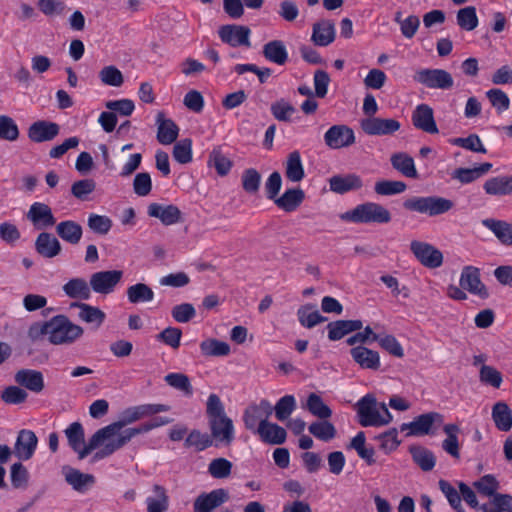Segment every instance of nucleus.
<instances>
[{
	"label": "nucleus",
	"mask_w": 512,
	"mask_h": 512,
	"mask_svg": "<svg viewBox=\"0 0 512 512\" xmlns=\"http://www.w3.org/2000/svg\"><path fill=\"white\" fill-rule=\"evenodd\" d=\"M169 410V406L164 404H142L128 407L123 410L119 419L98 430L95 442L99 439H107V442L115 439L121 434V430L129 424H132L144 417L153 416Z\"/></svg>",
	"instance_id": "f257e3e1"
},
{
	"label": "nucleus",
	"mask_w": 512,
	"mask_h": 512,
	"mask_svg": "<svg viewBox=\"0 0 512 512\" xmlns=\"http://www.w3.org/2000/svg\"><path fill=\"white\" fill-rule=\"evenodd\" d=\"M359 424L363 427H380L392 421L385 403H378L376 398L367 394L357 402Z\"/></svg>",
	"instance_id": "f03ea898"
},
{
	"label": "nucleus",
	"mask_w": 512,
	"mask_h": 512,
	"mask_svg": "<svg viewBox=\"0 0 512 512\" xmlns=\"http://www.w3.org/2000/svg\"><path fill=\"white\" fill-rule=\"evenodd\" d=\"M343 221L355 224H388L392 215L383 205L375 202H365L340 215Z\"/></svg>",
	"instance_id": "7ed1b4c3"
},
{
	"label": "nucleus",
	"mask_w": 512,
	"mask_h": 512,
	"mask_svg": "<svg viewBox=\"0 0 512 512\" xmlns=\"http://www.w3.org/2000/svg\"><path fill=\"white\" fill-rule=\"evenodd\" d=\"M49 326V342L53 345H71L84 334L81 326L62 314L52 317Z\"/></svg>",
	"instance_id": "20e7f679"
},
{
	"label": "nucleus",
	"mask_w": 512,
	"mask_h": 512,
	"mask_svg": "<svg viewBox=\"0 0 512 512\" xmlns=\"http://www.w3.org/2000/svg\"><path fill=\"white\" fill-rule=\"evenodd\" d=\"M403 207L410 212L435 217L449 212L454 207V202L440 196H414L406 199Z\"/></svg>",
	"instance_id": "39448f33"
},
{
	"label": "nucleus",
	"mask_w": 512,
	"mask_h": 512,
	"mask_svg": "<svg viewBox=\"0 0 512 512\" xmlns=\"http://www.w3.org/2000/svg\"><path fill=\"white\" fill-rule=\"evenodd\" d=\"M69 446L78 454L79 459H84L93 450L107 443V439H99L95 442L98 430L91 436L88 443L84 445V429L80 422L71 423L64 431Z\"/></svg>",
	"instance_id": "423d86ee"
},
{
	"label": "nucleus",
	"mask_w": 512,
	"mask_h": 512,
	"mask_svg": "<svg viewBox=\"0 0 512 512\" xmlns=\"http://www.w3.org/2000/svg\"><path fill=\"white\" fill-rule=\"evenodd\" d=\"M413 80L429 89L448 90L453 87L452 75L443 69H420L413 75Z\"/></svg>",
	"instance_id": "0eeeda50"
},
{
	"label": "nucleus",
	"mask_w": 512,
	"mask_h": 512,
	"mask_svg": "<svg viewBox=\"0 0 512 512\" xmlns=\"http://www.w3.org/2000/svg\"><path fill=\"white\" fill-rule=\"evenodd\" d=\"M153 430L152 423L146 422L138 427L127 428L115 439L108 441L99 451L94 455V459L100 460L112 455L117 450L124 447L130 440L138 434L147 433Z\"/></svg>",
	"instance_id": "6e6552de"
},
{
	"label": "nucleus",
	"mask_w": 512,
	"mask_h": 512,
	"mask_svg": "<svg viewBox=\"0 0 512 512\" xmlns=\"http://www.w3.org/2000/svg\"><path fill=\"white\" fill-rule=\"evenodd\" d=\"M443 421L444 417L442 414L438 412H429L419 415L412 422L401 424L400 430L407 431V436L433 434V425H441Z\"/></svg>",
	"instance_id": "1a4fd4ad"
},
{
	"label": "nucleus",
	"mask_w": 512,
	"mask_h": 512,
	"mask_svg": "<svg viewBox=\"0 0 512 512\" xmlns=\"http://www.w3.org/2000/svg\"><path fill=\"white\" fill-rule=\"evenodd\" d=\"M273 413V407L266 399L258 404L249 405L243 413V422L247 430L256 433L258 427L263 426Z\"/></svg>",
	"instance_id": "9d476101"
},
{
	"label": "nucleus",
	"mask_w": 512,
	"mask_h": 512,
	"mask_svg": "<svg viewBox=\"0 0 512 512\" xmlns=\"http://www.w3.org/2000/svg\"><path fill=\"white\" fill-rule=\"evenodd\" d=\"M410 250L415 258L427 268H438L443 263L442 252L427 242L413 240L410 243Z\"/></svg>",
	"instance_id": "9b49d317"
},
{
	"label": "nucleus",
	"mask_w": 512,
	"mask_h": 512,
	"mask_svg": "<svg viewBox=\"0 0 512 512\" xmlns=\"http://www.w3.org/2000/svg\"><path fill=\"white\" fill-rule=\"evenodd\" d=\"M122 277L121 270L95 272L90 277V286L95 293L107 295L114 291Z\"/></svg>",
	"instance_id": "f8f14e48"
},
{
	"label": "nucleus",
	"mask_w": 512,
	"mask_h": 512,
	"mask_svg": "<svg viewBox=\"0 0 512 512\" xmlns=\"http://www.w3.org/2000/svg\"><path fill=\"white\" fill-rule=\"evenodd\" d=\"M459 283L464 290L481 299L489 297V292L480 278V269L475 266L468 265L463 267Z\"/></svg>",
	"instance_id": "ddd939ff"
},
{
	"label": "nucleus",
	"mask_w": 512,
	"mask_h": 512,
	"mask_svg": "<svg viewBox=\"0 0 512 512\" xmlns=\"http://www.w3.org/2000/svg\"><path fill=\"white\" fill-rule=\"evenodd\" d=\"M324 142L331 149L349 147L355 143V134L346 125H333L324 134Z\"/></svg>",
	"instance_id": "4468645a"
},
{
	"label": "nucleus",
	"mask_w": 512,
	"mask_h": 512,
	"mask_svg": "<svg viewBox=\"0 0 512 512\" xmlns=\"http://www.w3.org/2000/svg\"><path fill=\"white\" fill-rule=\"evenodd\" d=\"M229 500V493L224 488L214 489L200 494L193 503L194 512H213Z\"/></svg>",
	"instance_id": "2eb2a0df"
},
{
	"label": "nucleus",
	"mask_w": 512,
	"mask_h": 512,
	"mask_svg": "<svg viewBox=\"0 0 512 512\" xmlns=\"http://www.w3.org/2000/svg\"><path fill=\"white\" fill-rule=\"evenodd\" d=\"M209 427L211 437L216 441V446L218 443L230 445L234 440L233 422L227 415L212 418V420H209Z\"/></svg>",
	"instance_id": "dca6fc26"
},
{
	"label": "nucleus",
	"mask_w": 512,
	"mask_h": 512,
	"mask_svg": "<svg viewBox=\"0 0 512 512\" xmlns=\"http://www.w3.org/2000/svg\"><path fill=\"white\" fill-rule=\"evenodd\" d=\"M360 126L368 135H391L401 127L400 122L395 119H383L378 117L362 119Z\"/></svg>",
	"instance_id": "f3484780"
},
{
	"label": "nucleus",
	"mask_w": 512,
	"mask_h": 512,
	"mask_svg": "<svg viewBox=\"0 0 512 512\" xmlns=\"http://www.w3.org/2000/svg\"><path fill=\"white\" fill-rule=\"evenodd\" d=\"M38 438L32 430L22 429L18 432L13 452L23 461L31 459L36 451Z\"/></svg>",
	"instance_id": "a211bd4d"
},
{
	"label": "nucleus",
	"mask_w": 512,
	"mask_h": 512,
	"mask_svg": "<svg viewBox=\"0 0 512 512\" xmlns=\"http://www.w3.org/2000/svg\"><path fill=\"white\" fill-rule=\"evenodd\" d=\"M60 131V127L55 122L38 120L32 123L28 128V138L35 143H42L53 140Z\"/></svg>",
	"instance_id": "6ab92c4d"
},
{
	"label": "nucleus",
	"mask_w": 512,
	"mask_h": 512,
	"mask_svg": "<svg viewBox=\"0 0 512 512\" xmlns=\"http://www.w3.org/2000/svg\"><path fill=\"white\" fill-rule=\"evenodd\" d=\"M413 125L426 133L437 134L439 132L434 119L433 109L428 104H419L412 112Z\"/></svg>",
	"instance_id": "aec40b11"
},
{
	"label": "nucleus",
	"mask_w": 512,
	"mask_h": 512,
	"mask_svg": "<svg viewBox=\"0 0 512 512\" xmlns=\"http://www.w3.org/2000/svg\"><path fill=\"white\" fill-rule=\"evenodd\" d=\"M250 29L246 26L240 25H225L219 30V37L225 43L232 47L236 46H250Z\"/></svg>",
	"instance_id": "412c9836"
},
{
	"label": "nucleus",
	"mask_w": 512,
	"mask_h": 512,
	"mask_svg": "<svg viewBox=\"0 0 512 512\" xmlns=\"http://www.w3.org/2000/svg\"><path fill=\"white\" fill-rule=\"evenodd\" d=\"M148 215L158 218L163 225L170 226L182 221V212L173 205H162L159 203H151L148 206Z\"/></svg>",
	"instance_id": "4be33fe9"
},
{
	"label": "nucleus",
	"mask_w": 512,
	"mask_h": 512,
	"mask_svg": "<svg viewBox=\"0 0 512 512\" xmlns=\"http://www.w3.org/2000/svg\"><path fill=\"white\" fill-rule=\"evenodd\" d=\"M27 218L38 229H44L55 225L56 219L51 208L41 202L33 203L27 213Z\"/></svg>",
	"instance_id": "5701e85b"
},
{
	"label": "nucleus",
	"mask_w": 512,
	"mask_h": 512,
	"mask_svg": "<svg viewBox=\"0 0 512 512\" xmlns=\"http://www.w3.org/2000/svg\"><path fill=\"white\" fill-rule=\"evenodd\" d=\"M481 224L493 233L496 239L506 247H512V223L496 218H485Z\"/></svg>",
	"instance_id": "b1692460"
},
{
	"label": "nucleus",
	"mask_w": 512,
	"mask_h": 512,
	"mask_svg": "<svg viewBox=\"0 0 512 512\" xmlns=\"http://www.w3.org/2000/svg\"><path fill=\"white\" fill-rule=\"evenodd\" d=\"M15 382L33 393H40L44 389V377L41 371L34 369H20L14 375Z\"/></svg>",
	"instance_id": "393cba45"
},
{
	"label": "nucleus",
	"mask_w": 512,
	"mask_h": 512,
	"mask_svg": "<svg viewBox=\"0 0 512 512\" xmlns=\"http://www.w3.org/2000/svg\"><path fill=\"white\" fill-rule=\"evenodd\" d=\"M363 181L357 174L334 175L329 179L330 190L337 194H345L361 189Z\"/></svg>",
	"instance_id": "a878e982"
},
{
	"label": "nucleus",
	"mask_w": 512,
	"mask_h": 512,
	"mask_svg": "<svg viewBox=\"0 0 512 512\" xmlns=\"http://www.w3.org/2000/svg\"><path fill=\"white\" fill-rule=\"evenodd\" d=\"M157 140L162 145L174 143L179 135V127L172 119L165 118L163 112L156 116Z\"/></svg>",
	"instance_id": "bb28decb"
},
{
	"label": "nucleus",
	"mask_w": 512,
	"mask_h": 512,
	"mask_svg": "<svg viewBox=\"0 0 512 512\" xmlns=\"http://www.w3.org/2000/svg\"><path fill=\"white\" fill-rule=\"evenodd\" d=\"M352 359L362 368L378 370L380 368V356L377 351L359 345L350 350Z\"/></svg>",
	"instance_id": "cd10ccee"
},
{
	"label": "nucleus",
	"mask_w": 512,
	"mask_h": 512,
	"mask_svg": "<svg viewBox=\"0 0 512 512\" xmlns=\"http://www.w3.org/2000/svg\"><path fill=\"white\" fill-rule=\"evenodd\" d=\"M256 435L263 443L269 445H280L286 441V430L276 423L267 421L263 426L258 427Z\"/></svg>",
	"instance_id": "c85d7f7f"
},
{
	"label": "nucleus",
	"mask_w": 512,
	"mask_h": 512,
	"mask_svg": "<svg viewBox=\"0 0 512 512\" xmlns=\"http://www.w3.org/2000/svg\"><path fill=\"white\" fill-rule=\"evenodd\" d=\"M363 323L361 320H337L328 323V338L331 341H338L351 332L361 330Z\"/></svg>",
	"instance_id": "c756f323"
},
{
	"label": "nucleus",
	"mask_w": 512,
	"mask_h": 512,
	"mask_svg": "<svg viewBox=\"0 0 512 512\" xmlns=\"http://www.w3.org/2000/svg\"><path fill=\"white\" fill-rule=\"evenodd\" d=\"M305 199L304 191L297 188L287 189L281 196L275 199V205L285 211V212H294L297 208L302 204Z\"/></svg>",
	"instance_id": "7c9ffc66"
},
{
	"label": "nucleus",
	"mask_w": 512,
	"mask_h": 512,
	"mask_svg": "<svg viewBox=\"0 0 512 512\" xmlns=\"http://www.w3.org/2000/svg\"><path fill=\"white\" fill-rule=\"evenodd\" d=\"M492 420L495 427L502 432H508L512 428V410L506 402L498 401L492 406Z\"/></svg>",
	"instance_id": "2f4dec72"
},
{
	"label": "nucleus",
	"mask_w": 512,
	"mask_h": 512,
	"mask_svg": "<svg viewBox=\"0 0 512 512\" xmlns=\"http://www.w3.org/2000/svg\"><path fill=\"white\" fill-rule=\"evenodd\" d=\"M335 39L334 23L330 20H321L313 25L311 40L315 45L328 46Z\"/></svg>",
	"instance_id": "473e14b6"
},
{
	"label": "nucleus",
	"mask_w": 512,
	"mask_h": 512,
	"mask_svg": "<svg viewBox=\"0 0 512 512\" xmlns=\"http://www.w3.org/2000/svg\"><path fill=\"white\" fill-rule=\"evenodd\" d=\"M35 249L41 256L53 258L60 253L61 244L52 234L42 232L36 238Z\"/></svg>",
	"instance_id": "72a5a7b5"
},
{
	"label": "nucleus",
	"mask_w": 512,
	"mask_h": 512,
	"mask_svg": "<svg viewBox=\"0 0 512 512\" xmlns=\"http://www.w3.org/2000/svg\"><path fill=\"white\" fill-rule=\"evenodd\" d=\"M285 177L293 182H301L305 177L304 166L301 159V154L298 150L292 151L288 154L284 163Z\"/></svg>",
	"instance_id": "f704fd0d"
},
{
	"label": "nucleus",
	"mask_w": 512,
	"mask_h": 512,
	"mask_svg": "<svg viewBox=\"0 0 512 512\" xmlns=\"http://www.w3.org/2000/svg\"><path fill=\"white\" fill-rule=\"evenodd\" d=\"M71 307L79 308L78 317L81 321L99 328L105 321L106 314L98 307L82 302H74Z\"/></svg>",
	"instance_id": "c9c22d12"
},
{
	"label": "nucleus",
	"mask_w": 512,
	"mask_h": 512,
	"mask_svg": "<svg viewBox=\"0 0 512 512\" xmlns=\"http://www.w3.org/2000/svg\"><path fill=\"white\" fill-rule=\"evenodd\" d=\"M66 482L77 492L84 493L95 483L91 474H85L74 468H64Z\"/></svg>",
	"instance_id": "e433bc0d"
},
{
	"label": "nucleus",
	"mask_w": 512,
	"mask_h": 512,
	"mask_svg": "<svg viewBox=\"0 0 512 512\" xmlns=\"http://www.w3.org/2000/svg\"><path fill=\"white\" fill-rule=\"evenodd\" d=\"M63 292L71 299L88 300L91 297V286L84 278H72L66 282Z\"/></svg>",
	"instance_id": "4c0bfd02"
},
{
	"label": "nucleus",
	"mask_w": 512,
	"mask_h": 512,
	"mask_svg": "<svg viewBox=\"0 0 512 512\" xmlns=\"http://www.w3.org/2000/svg\"><path fill=\"white\" fill-rule=\"evenodd\" d=\"M483 189L490 196H505L512 194V176H496L489 178L483 184Z\"/></svg>",
	"instance_id": "58836bf2"
},
{
	"label": "nucleus",
	"mask_w": 512,
	"mask_h": 512,
	"mask_svg": "<svg viewBox=\"0 0 512 512\" xmlns=\"http://www.w3.org/2000/svg\"><path fill=\"white\" fill-rule=\"evenodd\" d=\"M56 233L63 241L76 245L82 238L83 229L77 222L65 220L56 225Z\"/></svg>",
	"instance_id": "ea45409f"
},
{
	"label": "nucleus",
	"mask_w": 512,
	"mask_h": 512,
	"mask_svg": "<svg viewBox=\"0 0 512 512\" xmlns=\"http://www.w3.org/2000/svg\"><path fill=\"white\" fill-rule=\"evenodd\" d=\"M443 432L447 437L442 442V449L453 458L458 459L460 457L459 426L453 423L446 424L443 426Z\"/></svg>",
	"instance_id": "a19ab883"
},
{
	"label": "nucleus",
	"mask_w": 512,
	"mask_h": 512,
	"mask_svg": "<svg viewBox=\"0 0 512 512\" xmlns=\"http://www.w3.org/2000/svg\"><path fill=\"white\" fill-rule=\"evenodd\" d=\"M263 56L277 65H284L288 60V52L281 40H272L263 46Z\"/></svg>",
	"instance_id": "79ce46f5"
},
{
	"label": "nucleus",
	"mask_w": 512,
	"mask_h": 512,
	"mask_svg": "<svg viewBox=\"0 0 512 512\" xmlns=\"http://www.w3.org/2000/svg\"><path fill=\"white\" fill-rule=\"evenodd\" d=\"M391 164L394 169L408 178H418L414 160L406 153H395L391 156Z\"/></svg>",
	"instance_id": "37998d69"
},
{
	"label": "nucleus",
	"mask_w": 512,
	"mask_h": 512,
	"mask_svg": "<svg viewBox=\"0 0 512 512\" xmlns=\"http://www.w3.org/2000/svg\"><path fill=\"white\" fill-rule=\"evenodd\" d=\"M153 492L155 497H148L146 499L147 512H165L169 506V497L166 489L159 485H153Z\"/></svg>",
	"instance_id": "c03bdc74"
},
{
	"label": "nucleus",
	"mask_w": 512,
	"mask_h": 512,
	"mask_svg": "<svg viewBox=\"0 0 512 512\" xmlns=\"http://www.w3.org/2000/svg\"><path fill=\"white\" fill-rule=\"evenodd\" d=\"M202 355L207 357H221L230 354V346L224 341L210 338L200 343Z\"/></svg>",
	"instance_id": "a18cd8bd"
},
{
	"label": "nucleus",
	"mask_w": 512,
	"mask_h": 512,
	"mask_svg": "<svg viewBox=\"0 0 512 512\" xmlns=\"http://www.w3.org/2000/svg\"><path fill=\"white\" fill-rule=\"evenodd\" d=\"M297 317L300 324L305 328H313L316 325L325 322L327 320L326 317L322 316L319 311L314 310L311 305L301 306L297 310Z\"/></svg>",
	"instance_id": "49530a36"
},
{
	"label": "nucleus",
	"mask_w": 512,
	"mask_h": 512,
	"mask_svg": "<svg viewBox=\"0 0 512 512\" xmlns=\"http://www.w3.org/2000/svg\"><path fill=\"white\" fill-rule=\"evenodd\" d=\"M127 298L132 304L150 302L154 299L153 290L144 283H137L127 288Z\"/></svg>",
	"instance_id": "de8ad7c7"
},
{
	"label": "nucleus",
	"mask_w": 512,
	"mask_h": 512,
	"mask_svg": "<svg viewBox=\"0 0 512 512\" xmlns=\"http://www.w3.org/2000/svg\"><path fill=\"white\" fill-rule=\"evenodd\" d=\"M308 430L310 434L324 442H328L336 436L335 426L326 419L311 423Z\"/></svg>",
	"instance_id": "09e8293b"
},
{
	"label": "nucleus",
	"mask_w": 512,
	"mask_h": 512,
	"mask_svg": "<svg viewBox=\"0 0 512 512\" xmlns=\"http://www.w3.org/2000/svg\"><path fill=\"white\" fill-rule=\"evenodd\" d=\"M413 461L423 470L431 471L436 463V458L432 451L424 447H413L410 449Z\"/></svg>",
	"instance_id": "8fccbe9b"
},
{
	"label": "nucleus",
	"mask_w": 512,
	"mask_h": 512,
	"mask_svg": "<svg viewBox=\"0 0 512 512\" xmlns=\"http://www.w3.org/2000/svg\"><path fill=\"white\" fill-rule=\"evenodd\" d=\"M307 409L312 415L320 419H328L332 415V410L323 402L322 398L315 393H311L308 396Z\"/></svg>",
	"instance_id": "3c124183"
},
{
	"label": "nucleus",
	"mask_w": 512,
	"mask_h": 512,
	"mask_svg": "<svg viewBox=\"0 0 512 512\" xmlns=\"http://www.w3.org/2000/svg\"><path fill=\"white\" fill-rule=\"evenodd\" d=\"M407 189L403 181L380 180L375 183L374 190L381 196H391L401 194Z\"/></svg>",
	"instance_id": "603ef678"
},
{
	"label": "nucleus",
	"mask_w": 512,
	"mask_h": 512,
	"mask_svg": "<svg viewBox=\"0 0 512 512\" xmlns=\"http://www.w3.org/2000/svg\"><path fill=\"white\" fill-rule=\"evenodd\" d=\"M185 447H194L197 451H203L213 445L211 435L202 433L199 430H192L185 439Z\"/></svg>",
	"instance_id": "864d4df0"
},
{
	"label": "nucleus",
	"mask_w": 512,
	"mask_h": 512,
	"mask_svg": "<svg viewBox=\"0 0 512 512\" xmlns=\"http://www.w3.org/2000/svg\"><path fill=\"white\" fill-rule=\"evenodd\" d=\"M439 489L441 492L445 495L446 499L448 500L450 506L456 510L457 512H464L462 503H461V493L460 490L457 491L455 487H453L448 481L446 480H439L438 482Z\"/></svg>",
	"instance_id": "5fc2aeb1"
},
{
	"label": "nucleus",
	"mask_w": 512,
	"mask_h": 512,
	"mask_svg": "<svg viewBox=\"0 0 512 512\" xmlns=\"http://www.w3.org/2000/svg\"><path fill=\"white\" fill-rule=\"evenodd\" d=\"M473 486L481 495L493 498L500 487L498 480L491 474L482 476L473 483Z\"/></svg>",
	"instance_id": "6e6d98bb"
},
{
	"label": "nucleus",
	"mask_w": 512,
	"mask_h": 512,
	"mask_svg": "<svg viewBox=\"0 0 512 512\" xmlns=\"http://www.w3.org/2000/svg\"><path fill=\"white\" fill-rule=\"evenodd\" d=\"M273 117L282 122H289L296 112L295 107L285 99H280L271 104L270 107Z\"/></svg>",
	"instance_id": "4d7b16f0"
},
{
	"label": "nucleus",
	"mask_w": 512,
	"mask_h": 512,
	"mask_svg": "<svg viewBox=\"0 0 512 512\" xmlns=\"http://www.w3.org/2000/svg\"><path fill=\"white\" fill-rule=\"evenodd\" d=\"M232 462L226 458H215L208 465V473L215 479H225L230 476Z\"/></svg>",
	"instance_id": "13d9d810"
},
{
	"label": "nucleus",
	"mask_w": 512,
	"mask_h": 512,
	"mask_svg": "<svg viewBox=\"0 0 512 512\" xmlns=\"http://www.w3.org/2000/svg\"><path fill=\"white\" fill-rule=\"evenodd\" d=\"M450 143L452 145L461 147L463 149L477 152V153H483L485 154L487 152L486 148L482 144V141L480 137L477 134H470L468 137L462 138H453L450 140Z\"/></svg>",
	"instance_id": "bf43d9fd"
},
{
	"label": "nucleus",
	"mask_w": 512,
	"mask_h": 512,
	"mask_svg": "<svg viewBox=\"0 0 512 512\" xmlns=\"http://www.w3.org/2000/svg\"><path fill=\"white\" fill-rule=\"evenodd\" d=\"M457 24L464 30H474L478 25V17L474 6H467L457 12Z\"/></svg>",
	"instance_id": "052dcab7"
},
{
	"label": "nucleus",
	"mask_w": 512,
	"mask_h": 512,
	"mask_svg": "<svg viewBox=\"0 0 512 512\" xmlns=\"http://www.w3.org/2000/svg\"><path fill=\"white\" fill-rule=\"evenodd\" d=\"M10 479L13 488H26L29 481V472L21 462L14 463L10 467Z\"/></svg>",
	"instance_id": "680f3d73"
},
{
	"label": "nucleus",
	"mask_w": 512,
	"mask_h": 512,
	"mask_svg": "<svg viewBox=\"0 0 512 512\" xmlns=\"http://www.w3.org/2000/svg\"><path fill=\"white\" fill-rule=\"evenodd\" d=\"M19 138V128L16 122L6 115L0 116V139L6 141H16Z\"/></svg>",
	"instance_id": "e2e57ef3"
},
{
	"label": "nucleus",
	"mask_w": 512,
	"mask_h": 512,
	"mask_svg": "<svg viewBox=\"0 0 512 512\" xmlns=\"http://www.w3.org/2000/svg\"><path fill=\"white\" fill-rule=\"evenodd\" d=\"M296 408V400L292 395H285L280 398L275 407V416L279 421H284L289 418Z\"/></svg>",
	"instance_id": "0e129e2a"
},
{
	"label": "nucleus",
	"mask_w": 512,
	"mask_h": 512,
	"mask_svg": "<svg viewBox=\"0 0 512 512\" xmlns=\"http://www.w3.org/2000/svg\"><path fill=\"white\" fill-rule=\"evenodd\" d=\"M241 181L244 191L253 195L259 191L261 175L256 169L249 168L244 170Z\"/></svg>",
	"instance_id": "69168bd1"
},
{
	"label": "nucleus",
	"mask_w": 512,
	"mask_h": 512,
	"mask_svg": "<svg viewBox=\"0 0 512 512\" xmlns=\"http://www.w3.org/2000/svg\"><path fill=\"white\" fill-rule=\"evenodd\" d=\"M486 97L498 113H502L510 107V99L501 89L493 88L488 90L486 92Z\"/></svg>",
	"instance_id": "338daca9"
},
{
	"label": "nucleus",
	"mask_w": 512,
	"mask_h": 512,
	"mask_svg": "<svg viewBox=\"0 0 512 512\" xmlns=\"http://www.w3.org/2000/svg\"><path fill=\"white\" fill-rule=\"evenodd\" d=\"M173 158L180 164H187L192 160L191 139H182L174 145Z\"/></svg>",
	"instance_id": "774afa93"
}]
</instances>
